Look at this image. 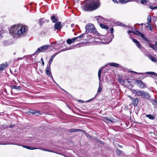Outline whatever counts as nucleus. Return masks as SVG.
<instances>
[{
	"label": "nucleus",
	"mask_w": 157,
	"mask_h": 157,
	"mask_svg": "<svg viewBox=\"0 0 157 157\" xmlns=\"http://www.w3.org/2000/svg\"><path fill=\"white\" fill-rule=\"evenodd\" d=\"M56 44V42H53L52 43V44Z\"/></svg>",
	"instance_id": "nucleus-54"
},
{
	"label": "nucleus",
	"mask_w": 157,
	"mask_h": 157,
	"mask_svg": "<svg viewBox=\"0 0 157 157\" xmlns=\"http://www.w3.org/2000/svg\"><path fill=\"white\" fill-rule=\"evenodd\" d=\"M41 60L42 61H43V59H42V58H41Z\"/></svg>",
	"instance_id": "nucleus-60"
},
{
	"label": "nucleus",
	"mask_w": 157,
	"mask_h": 157,
	"mask_svg": "<svg viewBox=\"0 0 157 157\" xmlns=\"http://www.w3.org/2000/svg\"><path fill=\"white\" fill-rule=\"evenodd\" d=\"M18 28V24L17 25H14L12 26L9 30V32L11 34H17V32Z\"/></svg>",
	"instance_id": "nucleus-4"
},
{
	"label": "nucleus",
	"mask_w": 157,
	"mask_h": 157,
	"mask_svg": "<svg viewBox=\"0 0 157 157\" xmlns=\"http://www.w3.org/2000/svg\"><path fill=\"white\" fill-rule=\"evenodd\" d=\"M83 35H84L83 34H82L79 36L76 37L77 38V40H78V41L80 40V39L78 40V39L82 38V36H83Z\"/></svg>",
	"instance_id": "nucleus-34"
},
{
	"label": "nucleus",
	"mask_w": 157,
	"mask_h": 157,
	"mask_svg": "<svg viewBox=\"0 0 157 157\" xmlns=\"http://www.w3.org/2000/svg\"><path fill=\"white\" fill-rule=\"evenodd\" d=\"M139 35H140L142 38L146 40L147 41V39L145 38V36L143 33H141V34H140Z\"/></svg>",
	"instance_id": "nucleus-33"
},
{
	"label": "nucleus",
	"mask_w": 157,
	"mask_h": 157,
	"mask_svg": "<svg viewBox=\"0 0 157 157\" xmlns=\"http://www.w3.org/2000/svg\"><path fill=\"white\" fill-rule=\"evenodd\" d=\"M135 90H134V91L133 92V93L134 94H136V92L134 91Z\"/></svg>",
	"instance_id": "nucleus-56"
},
{
	"label": "nucleus",
	"mask_w": 157,
	"mask_h": 157,
	"mask_svg": "<svg viewBox=\"0 0 157 157\" xmlns=\"http://www.w3.org/2000/svg\"><path fill=\"white\" fill-rule=\"evenodd\" d=\"M78 101L79 102H81V103H84V101H82V100H79Z\"/></svg>",
	"instance_id": "nucleus-48"
},
{
	"label": "nucleus",
	"mask_w": 157,
	"mask_h": 157,
	"mask_svg": "<svg viewBox=\"0 0 157 157\" xmlns=\"http://www.w3.org/2000/svg\"><path fill=\"white\" fill-rule=\"evenodd\" d=\"M1 37H2L1 34V33H0V38Z\"/></svg>",
	"instance_id": "nucleus-59"
},
{
	"label": "nucleus",
	"mask_w": 157,
	"mask_h": 157,
	"mask_svg": "<svg viewBox=\"0 0 157 157\" xmlns=\"http://www.w3.org/2000/svg\"><path fill=\"white\" fill-rule=\"evenodd\" d=\"M118 25H120L121 26H124V24H123L122 23H120L119 24H118Z\"/></svg>",
	"instance_id": "nucleus-45"
},
{
	"label": "nucleus",
	"mask_w": 157,
	"mask_h": 157,
	"mask_svg": "<svg viewBox=\"0 0 157 157\" xmlns=\"http://www.w3.org/2000/svg\"><path fill=\"white\" fill-rule=\"evenodd\" d=\"M121 151L118 149L116 150V152L117 155L120 156L121 153Z\"/></svg>",
	"instance_id": "nucleus-31"
},
{
	"label": "nucleus",
	"mask_w": 157,
	"mask_h": 157,
	"mask_svg": "<svg viewBox=\"0 0 157 157\" xmlns=\"http://www.w3.org/2000/svg\"><path fill=\"white\" fill-rule=\"evenodd\" d=\"M136 83L139 85V87L141 89H144L146 87L145 84L142 81L137 80H136Z\"/></svg>",
	"instance_id": "nucleus-6"
},
{
	"label": "nucleus",
	"mask_w": 157,
	"mask_h": 157,
	"mask_svg": "<svg viewBox=\"0 0 157 157\" xmlns=\"http://www.w3.org/2000/svg\"><path fill=\"white\" fill-rule=\"evenodd\" d=\"M155 44L157 46V42H156L155 43Z\"/></svg>",
	"instance_id": "nucleus-53"
},
{
	"label": "nucleus",
	"mask_w": 157,
	"mask_h": 157,
	"mask_svg": "<svg viewBox=\"0 0 157 157\" xmlns=\"http://www.w3.org/2000/svg\"><path fill=\"white\" fill-rule=\"evenodd\" d=\"M132 72L134 73H136V74H138V75H142L143 74H144V73H138L137 72L134 71H131Z\"/></svg>",
	"instance_id": "nucleus-40"
},
{
	"label": "nucleus",
	"mask_w": 157,
	"mask_h": 157,
	"mask_svg": "<svg viewBox=\"0 0 157 157\" xmlns=\"http://www.w3.org/2000/svg\"><path fill=\"white\" fill-rule=\"evenodd\" d=\"M109 65L111 66H114L116 67H118L119 66L118 64L115 63H111L109 64Z\"/></svg>",
	"instance_id": "nucleus-26"
},
{
	"label": "nucleus",
	"mask_w": 157,
	"mask_h": 157,
	"mask_svg": "<svg viewBox=\"0 0 157 157\" xmlns=\"http://www.w3.org/2000/svg\"><path fill=\"white\" fill-rule=\"evenodd\" d=\"M112 38H113V35L112 34Z\"/></svg>",
	"instance_id": "nucleus-58"
},
{
	"label": "nucleus",
	"mask_w": 157,
	"mask_h": 157,
	"mask_svg": "<svg viewBox=\"0 0 157 157\" xmlns=\"http://www.w3.org/2000/svg\"><path fill=\"white\" fill-rule=\"evenodd\" d=\"M131 26H128V28H129L132 29V28H131Z\"/></svg>",
	"instance_id": "nucleus-52"
},
{
	"label": "nucleus",
	"mask_w": 157,
	"mask_h": 157,
	"mask_svg": "<svg viewBox=\"0 0 157 157\" xmlns=\"http://www.w3.org/2000/svg\"><path fill=\"white\" fill-rule=\"evenodd\" d=\"M141 32L139 31H136L135 32H134V33L137 35H139L141 34Z\"/></svg>",
	"instance_id": "nucleus-36"
},
{
	"label": "nucleus",
	"mask_w": 157,
	"mask_h": 157,
	"mask_svg": "<svg viewBox=\"0 0 157 157\" xmlns=\"http://www.w3.org/2000/svg\"><path fill=\"white\" fill-rule=\"evenodd\" d=\"M45 21L44 18H41L39 20V22L40 25H42Z\"/></svg>",
	"instance_id": "nucleus-23"
},
{
	"label": "nucleus",
	"mask_w": 157,
	"mask_h": 157,
	"mask_svg": "<svg viewBox=\"0 0 157 157\" xmlns=\"http://www.w3.org/2000/svg\"><path fill=\"white\" fill-rule=\"evenodd\" d=\"M112 41V40H110V42L111 41Z\"/></svg>",
	"instance_id": "nucleus-64"
},
{
	"label": "nucleus",
	"mask_w": 157,
	"mask_h": 157,
	"mask_svg": "<svg viewBox=\"0 0 157 157\" xmlns=\"http://www.w3.org/2000/svg\"><path fill=\"white\" fill-rule=\"evenodd\" d=\"M7 66V63H3V64L0 65V70H2L3 69L6 68Z\"/></svg>",
	"instance_id": "nucleus-15"
},
{
	"label": "nucleus",
	"mask_w": 157,
	"mask_h": 157,
	"mask_svg": "<svg viewBox=\"0 0 157 157\" xmlns=\"http://www.w3.org/2000/svg\"><path fill=\"white\" fill-rule=\"evenodd\" d=\"M88 137H90V136H88Z\"/></svg>",
	"instance_id": "nucleus-63"
},
{
	"label": "nucleus",
	"mask_w": 157,
	"mask_h": 157,
	"mask_svg": "<svg viewBox=\"0 0 157 157\" xmlns=\"http://www.w3.org/2000/svg\"><path fill=\"white\" fill-rule=\"evenodd\" d=\"M81 130L79 129H78L76 128H73L70 129L69 130L70 132H75L77 131H81Z\"/></svg>",
	"instance_id": "nucleus-24"
},
{
	"label": "nucleus",
	"mask_w": 157,
	"mask_h": 157,
	"mask_svg": "<svg viewBox=\"0 0 157 157\" xmlns=\"http://www.w3.org/2000/svg\"><path fill=\"white\" fill-rule=\"evenodd\" d=\"M51 19L52 20V22L53 23H56L57 22V19L55 18V17L54 16H53L51 17Z\"/></svg>",
	"instance_id": "nucleus-27"
},
{
	"label": "nucleus",
	"mask_w": 157,
	"mask_h": 157,
	"mask_svg": "<svg viewBox=\"0 0 157 157\" xmlns=\"http://www.w3.org/2000/svg\"><path fill=\"white\" fill-rule=\"evenodd\" d=\"M42 64L43 65H44V63L43 61H42Z\"/></svg>",
	"instance_id": "nucleus-51"
},
{
	"label": "nucleus",
	"mask_w": 157,
	"mask_h": 157,
	"mask_svg": "<svg viewBox=\"0 0 157 157\" xmlns=\"http://www.w3.org/2000/svg\"><path fill=\"white\" fill-rule=\"evenodd\" d=\"M103 120L106 123H109V122H111V123H113L114 122L112 120L110 119H108L107 117H105L103 118Z\"/></svg>",
	"instance_id": "nucleus-12"
},
{
	"label": "nucleus",
	"mask_w": 157,
	"mask_h": 157,
	"mask_svg": "<svg viewBox=\"0 0 157 157\" xmlns=\"http://www.w3.org/2000/svg\"><path fill=\"white\" fill-rule=\"evenodd\" d=\"M113 30H114V29H113V28H112L111 29H110V32H111V33H113Z\"/></svg>",
	"instance_id": "nucleus-46"
},
{
	"label": "nucleus",
	"mask_w": 157,
	"mask_h": 157,
	"mask_svg": "<svg viewBox=\"0 0 157 157\" xmlns=\"http://www.w3.org/2000/svg\"><path fill=\"white\" fill-rule=\"evenodd\" d=\"M142 98H144L146 99H148L150 98L149 94L147 92L144 91V93L143 94Z\"/></svg>",
	"instance_id": "nucleus-11"
},
{
	"label": "nucleus",
	"mask_w": 157,
	"mask_h": 157,
	"mask_svg": "<svg viewBox=\"0 0 157 157\" xmlns=\"http://www.w3.org/2000/svg\"><path fill=\"white\" fill-rule=\"evenodd\" d=\"M61 22H59L55 24L54 25V28L55 29L59 30L61 28Z\"/></svg>",
	"instance_id": "nucleus-10"
},
{
	"label": "nucleus",
	"mask_w": 157,
	"mask_h": 157,
	"mask_svg": "<svg viewBox=\"0 0 157 157\" xmlns=\"http://www.w3.org/2000/svg\"><path fill=\"white\" fill-rule=\"evenodd\" d=\"M48 45H44L39 48L34 54H38L39 53L45 52L48 49Z\"/></svg>",
	"instance_id": "nucleus-5"
},
{
	"label": "nucleus",
	"mask_w": 157,
	"mask_h": 157,
	"mask_svg": "<svg viewBox=\"0 0 157 157\" xmlns=\"http://www.w3.org/2000/svg\"><path fill=\"white\" fill-rule=\"evenodd\" d=\"M147 28L148 30L152 31V29L151 24L148 23L147 26Z\"/></svg>",
	"instance_id": "nucleus-30"
},
{
	"label": "nucleus",
	"mask_w": 157,
	"mask_h": 157,
	"mask_svg": "<svg viewBox=\"0 0 157 157\" xmlns=\"http://www.w3.org/2000/svg\"><path fill=\"white\" fill-rule=\"evenodd\" d=\"M88 137H90V136H88Z\"/></svg>",
	"instance_id": "nucleus-62"
},
{
	"label": "nucleus",
	"mask_w": 157,
	"mask_h": 157,
	"mask_svg": "<svg viewBox=\"0 0 157 157\" xmlns=\"http://www.w3.org/2000/svg\"><path fill=\"white\" fill-rule=\"evenodd\" d=\"M119 81L121 83H124V81L123 79H119Z\"/></svg>",
	"instance_id": "nucleus-42"
},
{
	"label": "nucleus",
	"mask_w": 157,
	"mask_h": 157,
	"mask_svg": "<svg viewBox=\"0 0 157 157\" xmlns=\"http://www.w3.org/2000/svg\"><path fill=\"white\" fill-rule=\"evenodd\" d=\"M74 26H75V24H72L71 25V27L72 28H73Z\"/></svg>",
	"instance_id": "nucleus-49"
},
{
	"label": "nucleus",
	"mask_w": 157,
	"mask_h": 157,
	"mask_svg": "<svg viewBox=\"0 0 157 157\" xmlns=\"http://www.w3.org/2000/svg\"><path fill=\"white\" fill-rule=\"evenodd\" d=\"M128 33L129 34L130 33H134V32H133L129 30L128 31Z\"/></svg>",
	"instance_id": "nucleus-47"
},
{
	"label": "nucleus",
	"mask_w": 157,
	"mask_h": 157,
	"mask_svg": "<svg viewBox=\"0 0 157 157\" xmlns=\"http://www.w3.org/2000/svg\"><path fill=\"white\" fill-rule=\"evenodd\" d=\"M149 8L151 9H157V6L152 7L151 5H149Z\"/></svg>",
	"instance_id": "nucleus-41"
},
{
	"label": "nucleus",
	"mask_w": 157,
	"mask_h": 157,
	"mask_svg": "<svg viewBox=\"0 0 157 157\" xmlns=\"http://www.w3.org/2000/svg\"><path fill=\"white\" fill-rule=\"evenodd\" d=\"M76 40L78 41L77 38L75 37L71 39H68L67 40V43L68 44H70L71 43L74 42Z\"/></svg>",
	"instance_id": "nucleus-9"
},
{
	"label": "nucleus",
	"mask_w": 157,
	"mask_h": 157,
	"mask_svg": "<svg viewBox=\"0 0 157 157\" xmlns=\"http://www.w3.org/2000/svg\"><path fill=\"white\" fill-rule=\"evenodd\" d=\"M136 92V94L138 96H141L142 98L143 96V94L144 93V91H137L136 90H134Z\"/></svg>",
	"instance_id": "nucleus-13"
},
{
	"label": "nucleus",
	"mask_w": 157,
	"mask_h": 157,
	"mask_svg": "<svg viewBox=\"0 0 157 157\" xmlns=\"http://www.w3.org/2000/svg\"><path fill=\"white\" fill-rule=\"evenodd\" d=\"M46 72L47 75L48 76L50 77H51L52 79L54 81L53 78L51 74V72L50 71V65H48L47 68L46 69Z\"/></svg>",
	"instance_id": "nucleus-7"
},
{
	"label": "nucleus",
	"mask_w": 157,
	"mask_h": 157,
	"mask_svg": "<svg viewBox=\"0 0 157 157\" xmlns=\"http://www.w3.org/2000/svg\"><path fill=\"white\" fill-rule=\"evenodd\" d=\"M28 30L27 26L21 24H18V28L17 31V35H24Z\"/></svg>",
	"instance_id": "nucleus-2"
},
{
	"label": "nucleus",
	"mask_w": 157,
	"mask_h": 157,
	"mask_svg": "<svg viewBox=\"0 0 157 157\" xmlns=\"http://www.w3.org/2000/svg\"><path fill=\"white\" fill-rule=\"evenodd\" d=\"M59 53V52H56L55 53L54 55H53L51 56L50 59V60L49 61V65H50H50L52 62V60H53V58Z\"/></svg>",
	"instance_id": "nucleus-16"
},
{
	"label": "nucleus",
	"mask_w": 157,
	"mask_h": 157,
	"mask_svg": "<svg viewBox=\"0 0 157 157\" xmlns=\"http://www.w3.org/2000/svg\"><path fill=\"white\" fill-rule=\"evenodd\" d=\"M130 38H131L132 39L133 41L136 44V45L138 47V48H141L142 46L140 44L139 42L137 40L132 38L131 36H130Z\"/></svg>",
	"instance_id": "nucleus-8"
},
{
	"label": "nucleus",
	"mask_w": 157,
	"mask_h": 157,
	"mask_svg": "<svg viewBox=\"0 0 157 157\" xmlns=\"http://www.w3.org/2000/svg\"><path fill=\"white\" fill-rule=\"evenodd\" d=\"M150 46L151 48H152L154 50H157V48L154 45H150Z\"/></svg>",
	"instance_id": "nucleus-32"
},
{
	"label": "nucleus",
	"mask_w": 157,
	"mask_h": 157,
	"mask_svg": "<svg viewBox=\"0 0 157 157\" xmlns=\"http://www.w3.org/2000/svg\"><path fill=\"white\" fill-rule=\"evenodd\" d=\"M102 89V87L100 86V82L99 81V86L98 90V93L100 92L101 91Z\"/></svg>",
	"instance_id": "nucleus-28"
},
{
	"label": "nucleus",
	"mask_w": 157,
	"mask_h": 157,
	"mask_svg": "<svg viewBox=\"0 0 157 157\" xmlns=\"http://www.w3.org/2000/svg\"><path fill=\"white\" fill-rule=\"evenodd\" d=\"M22 59V58H18V60H20V59Z\"/></svg>",
	"instance_id": "nucleus-55"
},
{
	"label": "nucleus",
	"mask_w": 157,
	"mask_h": 157,
	"mask_svg": "<svg viewBox=\"0 0 157 157\" xmlns=\"http://www.w3.org/2000/svg\"><path fill=\"white\" fill-rule=\"evenodd\" d=\"M30 113L33 114H35L36 115H38L40 114V112L39 111L36 110H31Z\"/></svg>",
	"instance_id": "nucleus-17"
},
{
	"label": "nucleus",
	"mask_w": 157,
	"mask_h": 157,
	"mask_svg": "<svg viewBox=\"0 0 157 157\" xmlns=\"http://www.w3.org/2000/svg\"><path fill=\"white\" fill-rule=\"evenodd\" d=\"M17 145H18V144H17ZM18 145L21 146L20 145ZM21 146H22L23 147L27 149H30V150H33L37 149V148L31 147H30L28 146H24V145H21Z\"/></svg>",
	"instance_id": "nucleus-19"
},
{
	"label": "nucleus",
	"mask_w": 157,
	"mask_h": 157,
	"mask_svg": "<svg viewBox=\"0 0 157 157\" xmlns=\"http://www.w3.org/2000/svg\"><path fill=\"white\" fill-rule=\"evenodd\" d=\"M130 1V0H122V3H126L128 2H129Z\"/></svg>",
	"instance_id": "nucleus-39"
},
{
	"label": "nucleus",
	"mask_w": 157,
	"mask_h": 157,
	"mask_svg": "<svg viewBox=\"0 0 157 157\" xmlns=\"http://www.w3.org/2000/svg\"><path fill=\"white\" fill-rule=\"evenodd\" d=\"M146 117L148 118L149 119L153 120L155 118V117L151 115V114H148L146 115Z\"/></svg>",
	"instance_id": "nucleus-22"
},
{
	"label": "nucleus",
	"mask_w": 157,
	"mask_h": 157,
	"mask_svg": "<svg viewBox=\"0 0 157 157\" xmlns=\"http://www.w3.org/2000/svg\"><path fill=\"white\" fill-rule=\"evenodd\" d=\"M132 105L135 106L137 105L139 102V99L138 98H136L133 99L132 101Z\"/></svg>",
	"instance_id": "nucleus-14"
},
{
	"label": "nucleus",
	"mask_w": 157,
	"mask_h": 157,
	"mask_svg": "<svg viewBox=\"0 0 157 157\" xmlns=\"http://www.w3.org/2000/svg\"><path fill=\"white\" fill-rule=\"evenodd\" d=\"M85 29L86 32L88 33H94L96 31L94 25L91 24H87L86 26Z\"/></svg>",
	"instance_id": "nucleus-3"
},
{
	"label": "nucleus",
	"mask_w": 157,
	"mask_h": 157,
	"mask_svg": "<svg viewBox=\"0 0 157 157\" xmlns=\"http://www.w3.org/2000/svg\"><path fill=\"white\" fill-rule=\"evenodd\" d=\"M147 20L148 22H151V16H148Z\"/></svg>",
	"instance_id": "nucleus-37"
},
{
	"label": "nucleus",
	"mask_w": 157,
	"mask_h": 157,
	"mask_svg": "<svg viewBox=\"0 0 157 157\" xmlns=\"http://www.w3.org/2000/svg\"><path fill=\"white\" fill-rule=\"evenodd\" d=\"M128 97L130 98V99L132 100V101L133 100V98L131 96H128Z\"/></svg>",
	"instance_id": "nucleus-44"
},
{
	"label": "nucleus",
	"mask_w": 157,
	"mask_h": 157,
	"mask_svg": "<svg viewBox=\"0 0 157 157\" xmlns=\"http://www.w3.org/2000/svg\"><path fill=\"white\" fill-rule=\"evenodd\" d=\"M100 26L102 28L106 30L108 29L109 28V27L108 26H106L102 24H100Z\"/></svg>",
	"instance_id": "nucleus-21"
},
{
	"label": "nucleus",
	"mask_w": 157,
	"mask_h": 157,
	"mask_svg": "<svg viewBox=\"0 0 157 157\" xmlns=\"http://www.w3.org/2000/svg\"><path fill=\"white\" fill-rule=\"evenodd\" d=\"M11 88L18 90H20L21 89V86H17L15 85H13L11 86Z\"/></svg>",
	"instance_id": "nucleus-20"
},
{
	"label": "nucleus",
	"mask_w": 157,
	"mask_h": 157,
	"mask_svg": "<svg viewBox=\"0 0 157 157\" xmlns=\"http://www.w3.org/2000/svg\"><path fill=\"white\" fill-rule=\"evenodd\" d=\"M145 73L149 75L157 76V74L153 72H147Z\"/></svg>",
	"instance_id": "nucleus-25"
},
{
	"label": "nucleus",
	"mask_w": 157,
	"mask_h": 157,
	"mask_svg": "<svg viewBox=\"0 0 157 157\" xmlns=\"http://www.w3.org/2000/svg\"><path fill=\"white\" fill-rule=\"evenodd\" d=\"M148 57L153 62H157V59L151 55H148Z\"/></svg>",
	"instance_id": "nucleus-18"
},
{
	"label": "nucleus",
	"mask_w": 157,
	"mask_h": 157,
	"mask_svg": "<svg viewBox=\"0 0 157 157\" xmlns=\"http://www.w3.org/2000/svg\"><path fill=\"white\" fill-rule=\"evenodd\" d=\"M100 2L96 0H87L84 3L83 9L85 11H92L98 8Z\"/></svg>",
	"instance_id": "nucleus-1"
},
{
	"label": "nucleus",
	"mask_w": 157,
	"mask_h": 157,
	"mask_svg": "<svg viewBox=\"0 0 157 157\" xmlns=\"http://www.w3.org/2000/svg\"><path fill=\"white\" fill-rule=\"evenodd\" d=\"M103 18L102 17L99 16L98 18H97V20L98 22H100V21Z\"/></svg>",
	"instance_id": "nucleus-35"
},
{
	"label": "nucleus",
	"mask_w": 157,
	"mask_h": 157,
	"mask_svg": "<svg viewBox=\"0 0 157 157\" xmlns=\"http://www.w3.org/2000/svg\"><path fill=\"white\" fill-rule=\"evenodd\" d=\"M88 137H90V136H88Z\"/></svg>",
	"instance_id": "nucleus-61"
},
{
	"label": "nucleus",
	"mask_w": 157,
	"mask_h": 157,
	"mask_svg": "<svg viewBox=\"0 0 157 157\" xmlns=\"http://www.w3.org/2000/svg\"><path fill=\"white\" fill-rule=\"evenodd\" d=\"M119 1L121 2H122V0H118Z\"/></svg>",
	"instance_id": "nucleus-57"
},
{
	"label": "nucleus",
	"mask_w": 157,
	"mask_h": 157,
	"mask_svg": "<svg viewBox=\"0 0 157 157\" xmlns=\"http://www.w3.org/2000/svg\"><path fill=\"white\" fill-rule=\"evenodd\" d=\"M41 149L42 150L44 151H47L50 152H54L53 151H50V150H47V149Z\"/></svg>",
	"instance_id": "nucleus-43"
},
{
	"label": "nucleus",
	"mask_w": 157,
	"mask_h": 157,
	"mask_svg": "<svg viewBox=\"0 0 157 157\" xmlns=\"http://www.w3.org/2000/svg\"><path fill=\"white\" fill-rule=\"evenodd\" d=\"M113 1L114 2L116 3V2H117V0H113Z\"/></svg>",
	"instance_id": "nucleus-50"
},
{
	"label": "nucleus",
	"mask_w": 157,
	"mask_h": 157,
	"mask_svg": "<svg viewBox=\"0 0 157 157\" xmlns=\"http://www.w3.org/2000/svg\"><path fill=\"white\" fill-rule=\"evenodd\" d=\"M147 0H141L140 2L142 4H144L147 2Z\"/></svg>",
	"instance_id": "nucleus-38"
},
{
	"label": "nucleus",
	"mask_w": 157,
	"mask_h": 157,
	"mask_svg": "<svg viewBox=\"0 0 157 157\" xmlns=\"http://www.w3.org/2000/svg\"><path fill=\"white\" fill-rule=\"evenodd\" d=\"M101 69H100L98 71V78L99 80V81L100 82V78H101Z\"/></svg>",
	"instance_id": "nucleus-29"
}]
</instances>
